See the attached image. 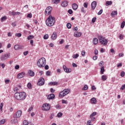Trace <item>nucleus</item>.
Masks as SVG:
<instances>
[{
    "label": "nucleus",
    "instance_id": "1",
    "mask_svg": "<svg viewBox=\"0 0 125 125\" xmlns=\"http://www.w3.org/2000/svg\"><path fill=\"white\" fill-rule=\"evenodd\" d=\"M15 98L19 101H23L26 99L27 95L25 92H16L14 95Z\"/></svg>",
    "mask_w": 125,
    "mask_h": 125
},
{
    "label": "nucleus",
    "instance_id": "2",
    "mask_svg": "<svg viewBox=\"0 0 125 125\" xmlns=\"http://www.w3.org/2000/svg\"><path fill=\"white\" fill-rule=\"evenodd\" d=\"M55 23V18L50 15L46 20V25L48 27H52Z\"/></svg>",
    "mask_w": 125,
    "mask_h": 125
},
{
    "label": "nucleus",
    "instance_id": "3",
    "mask_svg": "<svg viewBox=\"0 0 125 125\" xmlns=\"http://www.w3.org/2000/svg\"><path fill=\"white\" fill-rule=\"evenodd\" d=\"M46 64V60L44 58H41L37 62V66H38L39 68H43Z\"/></svg>",
    "mask_w": 125,
    "mask_h": 125
},
{
    "label": "nucleus",
    "instance_id": "4",
    "mask_svg": "<svg viewBox=\"0 0 125 125\" xmlns=\"http://www.w3.org/2000/svg\"><path fill=\"white\" fill-rule=\"evenodd\" d=\"M70 92V90L69 89H64L63 91H61L59 95V97L62 98L64 96H66L67 94H69Z\"/></svg>",
    "mask_w": 125,
    "mask_h": 125
},
{
    "label": "nucleus",
    "instance_id": "5",
    "mask_svg": "<svg viewBox=\"0 0 125 125\" xmlns=\"http://www.w3.org/2000/svg\"><path fill=\"white\" fill-rule=\"evenodd\" d=\"M99 41L103 45H107L108 43V41L105 38L100 36L98 37Z\"/></svg>",
    "mask_w": 125,
    "mask_h": 125
},
{
    "label": "nucleus",
    "instance_id": "6",
    "mask_svg": "<svg viewBox=\"0 0 125 125\" xmlns=\"http://www.w3.org/2000/svg\"><path fill=\"white\" fill-rule=\"evenodd\" d=\"M10 58V53H7L6 54L2 55L0 58L1 61H5V60H7V59Z\"/></svg>",
    "mask_w": 125,
    "mask_h": 125
},
{
    "label": "nucleus",
    "instance_id": "7",
    "mask_svg": "<svg viewBox=\"0 0 125 125\" xmlns=\"http://www.w3.org/2000/svg\"><path fill=\"white\" fill-rule=\"evenodd\" d=\"M51 11H52V7L51 6L47 7L44 12V14L46 16H48L50 14H51Z\"/></svg>",
    "mask_w": 125,
    "mask_h": 125
},
{
    "label": "nucleus",
    "instance_id": "8",
    "mask_svg": "<svg viewBox=\"0 0 125 125\" xmlns=\"http://www.w3.org/2000/svg\"><path fill=\"white\" fill-rule=\"evenodd\" d=\"M22 115V111L18 110L14 115L13 118L14 119H19Z\"/></svg>",
    "mask_w": 125,
    "mask_h": 125
},
{
    "label": "nucleus",
    "instance_id": "9",
    "mask_svg": "<svg viewBox=\"0 0 125 125\" xmlns=\"http://www.w3.org/2000/svg\"><path fill=\"white\" fill-rule=\"evenodd\" d=\"M44 78L41 77L38 80L37 84L40 86H42V85H43L44 84Z\"/></svg>",
    "mask_w": 125,
    "mask_h": 125
},
{
    "label": "nucleus",
    "instance_id": "10",
    "mask_svg": "<svg viewBox=\"0 0 125 125\" xmlns=\"http://www.w3.org/2000/svg\"><path fill=\"white\" fill-rule=\"evenodd\" d=\"M50 109V105L48 104H44L42 106V109L44 111H48Z\"/></svg>",
    "mask_w": 125,
    "mask_h": 125
},
{
    "label": "nucleus",
    "instance_id": "11",
    "mask_svg": "<svg viewBox=\"0 0 125 125\" xmlns=\"http://www.w3.org/2000/svg\"><path fill=\"white\" fill-rule=\"evenodd\" d=\"M26 76V73L24 72L20 73L17 75V79H22V78H24Z\"/></svg>",
    "mask_w": 125,
    "mask_h": 125
},
{
    "label": "nucleus",
    "instance_id": "12",
    "mask_svg": "<svg viewBox=\"0 0 125 125\" xmlns=\"http://www.w3.org/2000/svg\"><path fill=\"white\" fill-rule=\"evenodd\" d=\"M63 69L64 70V72H65V73H69L72 72V69H71V68H67V67H66V65L63 66Z\"/></svg>",
    "mask_w": 125,
    "mask_h": 125
},
{
    "label": "nucleus",
    "instance_id": "13",
    "mask_svg": "<svg viewBox=\"0 0 125 125\" xmlns=\"http://www.w3.org/2000/svg\"><path fill=\"white\" fill-rule=\"evenodd\" d=\"M96 5H97V3L96 2V1H94L92 2L91 6L92 10H94L95 9Z\"/></svg>",
    "mask_w": 125,
    "mask_h": 125
},
{
    "label": "nucleus",
    "instance_id": "14",
    "mask_svg": "<svg viewBox=\"0 0 125 125\" xmlns=\"http://www.w3.org/2000/svg\"><path fill=\"white\" fill-rule=\"evenodd\" d=\"M82 35L83 33L82 32H76L74 33V36L75 38H80Z\"/></svg>",
    "mask_w": 125,
    "mask_h": 125
},
{
    "label": "nucleus",
    "instance_id": "15",
    "mask_svg": "<svg viewBox=\"0 0 125 125\" xmlns=\"http://www.w3.org/2000/svg\"><path fill=\"white\" fill-rule=\"evenodd\" d=\"M55 97V95H54V94H51L49 95H48L47 96V98L48 99H49V100H52L53 99H54V98Z\"/></svg>",
    "mask_w": 125,
    "mask_h": 125
},
{
    "label": "nucleus",
    "instance_id": "16",
    "mask_svg": "<svg viewBox=\"0 0 125 125\" xmlns=\"http://www.w3.org/2000/svg\"><path fill=\"white\" fill-rule=\"evenodd\" d=\"M57 39V34L56 32H54L51 36V39L52 41H54V40H56Z\"/></svg>",
    "mask_w": 125,
    "mask_h": 125
},
{
    "label": "nucleus",
    "instance_id": "17",
    "mask_svg": "<svg viewBox=\"0 0 125 125\" xmlns=\"http://www.w3.org/2000/svg\"><path fill=\"white\" fill-rule=\"evenodd\" d=\"M78 4L75 3L72 4V8L73 9V10H77V9H78Z\"/></svg>",
    "mask_w": 125,
    "mask_h": 125
},
{
    "label": "nucleus",
    "instance_id": "18",
    "mask_svg": "<svg viewBox=\"0 0 125 125\" xmlns=\"http://www.w3.org/2000/svg\"><path fill=\"white\" fill-rule=\"evenodd\" d=\"M90 102L91 104H96V102H97V100H96V99L95 98H92L90 100Z\"/></svg>",
    "mask_w": 125,
    "mask_h": 125
},
{
    "label": "nucleus",
    "instance_id": "19",
    "mask_svg": "<svg viewBox=\"0 0 125 125\" xmlns=\"http://www.w3.org/2000/svg\"><path fill=\"white\" fill-rule=\"evenodd\" d=\"M28 74L30 77H34L35 76V72L31 70L28 71Z\"/></svg>",
    "mask_w": 125,
    "mask_h": 125
},
{
    "label": "nucleus",
    "instance_id": "20",
    "mask_svg": "<svg viewBox=\"0 0 125 125\" xmlns=\"http://www.w3.org/2000/svg\"><path fill=\"white\" fill-rule=\"evenodd\" d=\"M68 5V2L67 1H62V6L63 7H66Z\"/></svg>",
    "mask_w": 125,
    "mask_h": 125
},
{
    "label": "nucleus",
    "instance_id": "21",
    "mask_svg": "<svg viewBox=\"0 0 125 125\" xmlns=\"http://www.w3.org/2000/svg\"><path fill=\"white\" fill-rule=\"evenodd\" d=\"M49 85H57L58 84V82H50L48 83Z\"/></svg>",
    "mask_w": 125,
    "mask_h": 125
},
{
    "label": "nucleus",
    "instance_id": "22",
    "mask_svg": "<svg viewBox=\"0 0 125 125\" xmlns=\"http://www.w3.org/2000/svg\"><path fill=\"white\" fill-rule=\"evenodd\" d=\"M93 43L95 45L97 44V43H98V39L96 38H94L93 39Z\"/></svg>",
    "mask_w": 125,
    "mask_h": 125
},
{
    "label": "nucleus",
    "instance_id": "23",
    "mask_svg": "<svg viewBox=\"0 0 125 125\" xmlns=\"http://www.w3.org/2000/svg\"><path fill=\"white\" fill-rule=\"evenodd\" d=\"M11 123L12 124H17V123H18V120H17L16 118H14L11 121Z\"/></svg>",
    "mask_w": 125,
    "mask_h": 125
},
{
    "label": "nucleus",
    "instance_id": "24",
    "mask_svg": "<svg viewBox=\"0 0 125 125\" xmlns=\"http://www.w3.org/2000/svg\"><path fill=\"white\" fill-rule=\"evenodd\" d=\"M113 2L112 1H107L105 3V5L108 6L109 5H112Z\"/></svg>",
    "mask_w": 125,
    "mask_h": 125
},
{
    "label": "nucleus",
    "instance_id": "25",
    "mask_svg": "<svg viewBox=\"0 0 125 125\" xmlns=\"http://www.w3.org/2000/svg\"><path fill=\"white\" fill-rule=\"evenodd\" d=\"M6 122V120H5L4 119H3L0 120V125H4V124H5Z\"/></svg>",
    "mask_w": 125,
    "mask_h": 125
},
{
    "label": "nucleus",
    "instance_id": "26",
    "mask_svg": "<svg viewBox=\"0 0 125 125\" xmlns=\"http://www.w3.org/2000/svg\"><path fill=\"white\" fill-rule=\"evenodd\" d=\"M107 78L108 77H107V76H106V75H103L102 76V80L104 82H105V81H106V80H107Z\"/></svg>",
    "mask_w": 125,
    "mask_h": 125
},
{
    "label": "nucleus",
    "instance_id": "27",
    "mask_svg": "<svg viewBox=\"0 0 125 125\" xmlns=\"http://www.w3.org/2000/svg\"><path fill=\"white\" fill-rule=\"evenodd\" d=\"M104 72H105V69L104 68V66H102L101 68V74L103 75Z\"/></svg>",
    "mask_w": 125,
    "mask_h": 125
},
{
    "label": "nucleus",
    "instance_id": "28",
    "mask_svg": "<svg viewBox=\"0 0 125 125\" xmlns=\"http://www.w3.org/2000/svg\"><path fill=\"white\" fill-rule=\"evenodd\" d=\"M35 37L33 35H29L27 37V40L30 41V40H33Z\"/></svg>",
    "mask_w": 125,
    "mask_h": 125
},
{
    "label": "nucleus",
    "instance_id": "29",
    "mask_svg": "<svg viewBox=\"0 0 125 125\" xmlns=\"http://www.w3.org/2000/svg\"><path fill=\"white\" fill-rule=\"evenodd\" d=\"M118 14V12L117 11H114L113 12H112L111 13V16L113 17V16H114V15H117Z\"/></svg>",
    "mask_w": 125,
    "mask_h": 125
},
{
    "label": "nucleus",
    "instance_id": "30",
    "mask_svg": "<svg viewBox=\"0 0 125 125\" xmlns=\"http://www.w3.org/2000/svg\"><path fill=\"white\" fill-rule=\"evenodd\" d=\"M46 75H47V77H50V76H51V71H47L46 72Z\"/></svg>",
    "mask_w": 125,
    "mask_h": 125
},
{
    "label": "nucleus",
    "instance_id": "31",
    "mask_svg": "<svg viewBox=\"0 0 125 125\" xmlns=\"http://www.w3.org/2000/svg\"><path fill=\"white\" fill-rule=\"evenodd\" d=\"M97 114V112H93L90 115V118H92V117H94V116H96V114Z\"/></svg>",
    "mask_w": 125,
    "mask_h": 125
},
{
    "label": "nucleus",
    "instance_id": "32",
    "mask_svg": "<svg viewBox=\"0 0 125 125\" xmlns=\"http://www.w3.org/2000/svg\"><path fill=\"white\" fill-rule=\"evenodd\" d=\"M66 27L68 29H71V28L72 27V25L70 23H67L66 24Z\"/></svg>",
    "mask_w": 125,
    "mask_h": 125
},
{
    "label": "nucleus",
    "instance_id": "33",
    "mask_svg": "<svg viewBox=\"0 0 125 125\" xmlns=\"http://www.w3.org/2000/svg\"><path fill=\"white\" fill-rule=\"evenodd\" d=\"M125 21H123L121 23V28L122 29H123V28L125 27Z\"/></svg>",
    "mask_w": 125,
    "mask_h": 125
},
{
    "label": "nucleus",
    "instance_id": "34",
    "mask_svg": "<svg viewBox=\"0 0 125 125\" xmlns=\"http://www.w3.org/2000/svg\"><path fill=\"white\" fill-rule=\"evenodd\" d=\"M9 13L10 15H12V16H15V12L14 11H10Z\"/></svg>",
    "mask_w": 125,
    "mask_h": 125
},
{
    "label": "nucleus",
    "instance_id": "35",
    "mask_svg": "<svg viewBox=\"0 0 125 125\" xmlns=\"http://www.w3.org/2000/svg\"><path fill=\"white\" fill-rule=\"evenodd\" d=\"M62 116H63V113H62V112H59L57 114L58 118H61Z\"/></svg>",
    "mask_w": 125,
    "mask_h": 125
},
{
    "label": "nucleus",
    "instance_id": "36",
    "mask_svg": "<svg viewBox=\"0 0 125 125\" xmlns=\"http://www.w3.org/2000/svg\"><path fill=\"white\" fill-rule=\"evenodd\" d=\"M79 55L78 54H74L73 55L72 57L73 59H77L78 57H79Z\"/></svg>",
    "mask_w": 125,
    "mask_h": 125
},
{
    "label": "nucleus",
    "instance_id": "37",
    "mask_svg": "<svg viewBox=\"0 0 125 125\" xmlns=\"http://www.w3.org/2000/svg\"><path fill=\"white\" fill-rule=\"evenodd\" d=\"M55 108L56 109H58V110H60V109H61V105H60L59 104H57L55 106Z\"/></svg>",
    "mask_w": 125,
    "mask_h": 125
},
{
    "label": "nucleus",
    "instance_id": "38",
    "mask_svg": "<svg viewBox=\"0 0 125 125\" xmlns=\"http://www.w3.org/2000/svg\"><path fill=\"white\" fill-rule=\"evenodd\" d=\"M54 3L57 4V3H59L60 2V0H53Z\"/></svg>",
    "mask_w": 125,
    "mask_h": 125
},
{
    "label": "nucleus",
    "instance_id": "39",
    "mask_svg": "<svg viewBox=\"0 0 125 125\" xmlns=\"http://www.w3.org/2000/svg\"><path fill=\"white\" fill-rule=\"evenodd\" d=\"M0 66L2 68V69H4V68L5 67V64L1 62L0 63Z\"/></svg>",
    "mask_w": 125,
    "mask_h": 125
},
{
    "label": "nucleus",
    "instance_id": "40",
    "mask_svg": "<svg viewBox=\"0 0 125 125\" xmlns=\"http://www.w3.org/2000/svg\"><path fill=\"white\" fill-rule=\"evenodd\" d=\"M29 125V123H28V121L27 120H24L23 122V125Z\"/></svg>",
    "mask_w": 125,
    "mask_h": 125
},
{
    "label": "nucleus",
    "instance_id": "41",
    "mask_svg": "<svg viewBox=\"0 0 125 125\" xmlns=\"http://www.w3.org/2000/svg\"><path fill=\"white\" fill-rule=\"evenodd\" d=\"M88 88V86L87 85H85L84 87L83 88V90H86Z\"/></svg>",
    "mask_w": 125,
    "mask_h": 125
},
{
    "label": "nucleus",
    "instance_id": "42",
    "mask_svg": "<svg viewBox=\"0 0 125 125\" xmlns=\"http://www.w3.org/2000/svg\"><path fill=\"white\" fill-rule=\"evenodd\" d=\"M81 54L83 57H84V56H85V51L84 50H83L81 52Z\"/></svg>",
    "mask_w": 125,
    "mask_h": 125
},
{
    "label": "nucleus",
    "instance_id": "43",
    "mask_svg": "<svg viewBox=\"0 0 125 125\" xmlns=\"http://www.w3.org/2000/svg\"><path fill=\"white\" fill-rule=\"evenodd\" d=\"M27 87L28 88H29V89L32 88V83H29L28 84H27Z\"/></svg>",
    "mask_w": 125,
    "mask_h": 125
},
{
    "label": "nucleus",
    "instance_id": "44",
    "mask_svg": "<svg viewBox=\"0 0 125 125\" xmlns=\"http://www.w3.org/2000/svg\"><path fill=\"white\" fill-rule=\"evenodd\" d=\"M21 36H22V34H21V33H16L15 34V36L18 37V38L21 37Z\"/></svg>",
    "mask_w": 125,
    "mask_h": 125
},
{
    "label": "nucleus",
    "instance_id": "45",
    "mask_svg": "<svg viewBox=\"0 0 125 125\" xmlns=\"http://www.w3.org/2000/svg\"><path fill=\"white\" fill-rule=\"evenodd\" d=\"M19 45H16L14 46V49H15V50H18V49H19Z\"/></svg>",
    "mask_w": 125,
    "mask_h": 125
},
{
    "label": "nucleus",
    "instance_id": "46",
    "mask_svg": "<svg viewBox=\"0 0 125 125\" xmlns=\"http://www.w3.org/2000/svg\"><path fill=\"white\" fill-rule=\"evenodd\" d=\"M6 16L2 17L1 18V22H3V21H4V20H6Z\"/></svg>",
    "mask_w": 125,
    "mask_h": 125
},
{
    "label": "nucleus",
    "instance_id": "47",
    "mask_svg": "<svg viewBox=\"0 0 125 125\" xmlns=\"http://www.w3.org/2000/svg\"><path fill=\"white\" fill-rule=\"evenodd\" d=\"M43 39L44 40H47V39H48V35L45 34V35H44Z\"/></svg>",
    "mask_w": 125,
    "mask_h": 125
},
{
    "label": "nucleus",
    "instance_id": "48",
    "mask_svg": "<svg viewBox=\"0 0 125 125\" xmlns=\"http://www.w3.org/2000/svg\"><path fill=\"white\" fill-rule=\"evenodd\" d=\"M33 110V106H31L29 107V108L28 110V112L29 113H30V112H32V111Z\"/></svg>",
    "mask_w": 125,
    "mask_h": 125
},
{
    "label": "nucleus",
    "instance_id": "49",
    "mask_svg": "<svg viewBox=\"0 0 125 125\" xmlns=\"http://www.w3.org/2000/svg\"><path fill=\"white\" fill-rule=\"evenodd\" d=\"M102 12H103V10L101 9L100 11L98 13V15H101L102 14Z\"/></svg>",
    "mask_w": 125,
    "mask_h": 125
},
{
    "label": "nucleus",
    "instance_id": "50",
    "mask_svg": "<svg viewBox=\"0 0 125 125\" xmlns=\"http://www.w3.org/2000/svg\"><path fill=\"white\" fill-rule=\"evenodd\" d=\"M125 71H122L120 74V75L121 77H125Z\"/></svg>",
    "mask_w": 125,
    "mask_h": 125
},
{
    "label": "nucleus",
    "instance_id": "51",
    "mask_svg": "<svg viewBox=\"0 0 125 125\" xmlns=\"http://www.w3.org/2000/svg\"><path fill=\"white\" fill-rule=\"evenodd\" d=\"M88 5V3H86V2H84L83 3V6L84 7H85V8H87V5Z\"/></svg>",
    "mask_w": 125,
    "mask_h": 125
},
{
    "label": "nucleus",
    "instance_id": "52",
    "mask_svg": "<svg viewBox=\"0 0 125 125\" xmlns=\"http://www.w3.org/2000/svg\"><path fill=\"white\" fill-rule=\"evenodd\" d=\"M27 17H28V18H32V13L28 14L27 15Z\"/></svg>",
    "mask_w": 125,
    "mask_h": 125
},
{
    "label": "nucleus",
    "instance_id": "53",
    "mask_svg": "<svg viewBox=\"0 0 125 125\" xmlns=\"http://www.w3.org/2000/svg\"><path fill=\"white\" fill-rule=\"evenodd\" d=\"M2 107H3V103H1L0 104V109L1 111L2 110Z\"/></svg>",
    "mask_w": 125,
    "mask_h": 125
},
{
    "label": "nucleus",
    "instance_id": "54",
    "mask_svg": "<svg viewBox=\"0 0 125 125\" xmlns=\"http://www.w3.org/2000/svg\"><path fill=\"white\" fill-rule=\"evenodd\" d=\"M81 11L82 12H83V13H85V10H84V8L83 7H82L81 8Z\"/></svg>",
    "mask_w": 125,
    "mask_h": 125
},
{
    "label": "nucleus",
    "instance_id": "55",
    "mask_svg": "<svg viewBox=\"0 0 125 125\" xmlns=\"http://www.w3.org/2000/svg\"><path fill=\"white\" fill-rule=\"evenodd\" d=\"M103 63H104V62H103V61H101V62H100L99 63V66H100V67H102V66H103Z\"/></svg>",
    "mask_w": 125,
    "mask_h": 125
},
{
    "label": "nucleus",
    "instance_id": "56",
    "mask_svg": "<svg viewBox=\"0 0 125 125\" xmlns=\"http://www.w3.org/2000/svg\"><path fill=\"white\" fill-rule=\"evenodd\" d=\"M62 104H67V103H68L67 101H65V100H62Z\"/></svg>",
    "mask_w": 125,
    "mask_h": 125
},
{
    "label": "nucleus",
    "instance_id": "57",
    "mask_svg": "<svg viewBox=\"0 0 125 125\" xmlns=\"http://www.w3.org/2000/svg\"><path fill=\"white\" fill-rule=\"evenodd\" d=\"M68 13H69V14H72L73 13V10H72V9H69L68 10Z\"/></svg>",
    "mask_w": 125,
    "mask_h": 125
},
{
    "label": "nucleus",
    "instance_id": "58",
    "mask_svg": "<svg viewBox=\"0 0 125 125\" xmlns=\"http://www.w3.org/2000/svg\"><path fill=\"white\" fill-rule=\"evenodd\" d=\"M94 53L95 55H97V54H98V50L97 49H95L94 50Z\"/></svg>",
    "mask_w": 125,
    "mask_h": 125
},
{
    "label": "nucleus",
    "instance_id": "59",
    "mask_svg": "<svg viewBox=\"0 0 125 125\" xmlns=\"http://www.w3.org/2000/svg\"><path fill=\"white\" fill-rule=\"evenodd\" d=\"M96 21V18L94 17L92 19V23H95V22Z\"/></svg>",
    "mask_w": 125,
    "mask_h": 125
},
{
    "label": "nucleus",
    "instance_id": "60",
    "mask_svg": "<svg viewBox=\"0 0 125 125\" xmlns=\"http://www.w3.org/2000/svg\"><path fill=\"white\" fill-rule=\"evenodd\" d=\"M20 68V66H19V65H17L15 67V69L16 70H18V69H19Z\"/></svg>",
    "mask_w": 125,
    "mask_h": 125
},
{
    "label": "nucleus",
    "instance_id": "61",
    "mask_svg": "<svg viewBox=\"0 0 125 125\" xmlns=\"http://www.w3.org/2000/svg\"><path fill=\"white\" fill-rule=\"evenodd\" d=\"M125 84L122 85V86H121L120 89H121V90H124V89H125Z\"/></svg>",
    "mask_w": 125,
    "mask_h": 125
},
{
    "label": "nucleus",
    "instance_id": "62",
    "mask_svg": "<svg viewBox=\"0 0 125 125\" xmlns=\"http://www.w3.org/2000/svg\"><path fill=\"white\" fill-rule=\"evenodd\" d=\"M123 66V63L122 62H120L117 64V67L119 68L120 67H122Z\"/></svg>",
    "mask_w": 125,
    "mask_h": 125
},
{
    "label": "nucleus",
    "instance_id": "63",
    "mask_svg": "<svg viewBox=\"0 0 125 125\" xmlns=\"http://www.w3.org/2000/svg\"><path fill=\"white\" fill-rule=\"evenodd\" d=\"M91 121L89 120L87 122V125H91Z\"/></svg>",
    "mask_w": 125,
    "mask_h": 125
},
{
    "label": "nucleus",
    "instance_id": "64",
    "mask_svg": "<svg viewBox=\"0 0 125 125\" xmlns=\"http://www.w3.org/2000/svg\"><path fill=\"white\" fill-rule=\"evenodd\" d=\"M10 80H8V79H7L6 80H5V83L7 84L8 83H10Z\"/></svg>",
    "mask_w": 125,
    "mask_h": 125
}]
</instances>
